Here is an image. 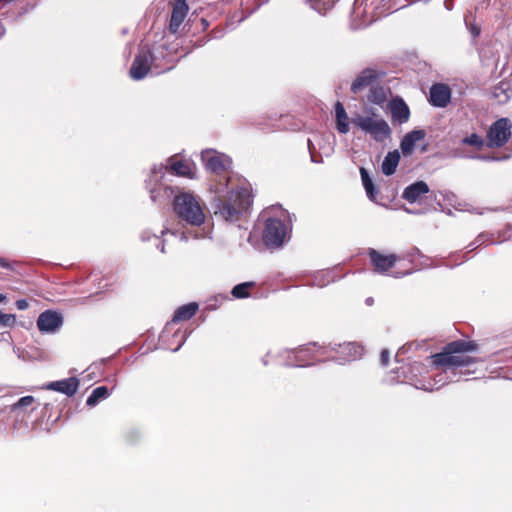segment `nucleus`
Here are the masks:
<instances>
[{
  "mask_svg": "<svg viewBox=\"0 0 512 512\" xmlns=\"http://www.w3.org/2000/svg\"><path fill=\"white\" fill-rule=\"evenodd\" d=\"M79 380L76 377H69L59 381H53L46 385V389L62 393L68 397L76 394L79 388Z\"/></svg>",
  "mask_w": 512,
  "mask_h": 512,
  "instance_id": "15",
  "label": "nucleus"
},
{
  "mask_svg": "<svg viewBox=\"0 0 512 512\" xmlns=\"http://www.w3.org/2000/svg\"><path fill=\"white\" fill-rule=\"evenodd\" d=\"M419 254L420 251L415 247L403 256L394 253L383 254L374 248H369L367 251L373 271L379 274L388 272L400 260L408 259L410 262H413L414 257Z\"/></svg>",
  "mask_w": 512,
  "mask_h": 512,
  "instance_id": "4",
  "label": "nucleus"
},
{
  "mask_svg": "<svg viewBox=\"0 0 512 512\" xmlns=\"http://www.w3.org/2000/svg\"><path fill=\"white\" fill-rule=\"evenodd\" d=\"M292 215L279 205H273L262 211L260 221L262 224H290Z\"/></svg>",
  "mask_w": 512,
  "mask_h": 512,
  "instance_id": "9",
  "label": "nucleus"
},
{
  "mask_svg": "<svg viewBox=\"0 0 512 512\" xmlns=\"http://www.w3.org/2000/svg\"><path fill=\"white\" fill-rule=\"evenodd\" d=\"M335 350L334 348L320 346L317 343H309L307 345H303L297 349L298 354L311 355L313 359H318L319 357L326 356L328 357L329 352Z\"/></svg>",
  "mask_w": 512,
  "mask_h": 512,
  "instance_id": "23",
  "label": "nucleus"
},
{
  "mask_svg": "<svg viewBox=\"0 0 512 512\" xmlns=\"http://www.w3.org/2000/svg\"><path fill=\"white\" fill-rule=\"evenodd\" d=\"M0 267L4 269H12L11 263L0 257Z\"/></svg>",
  "mask_w": 512,
  "mask_h": 512,
  "instance_id": "37",
  "label": "nucleus"
},
{
  "mask_svg": "<svg viewBox=\"0 0 512 512\" xmlns=\"http://www.w3.org/2000/svg\"><path fill=\"white\" fill-rule=\"evenodd\" d=\"M429 192V187L424 181H417L405 188L402 197L410 202L414 203L418 201L423 195Z\"/></svg>",
  "mask_w": 512,
  "mask_h": 512,
  "instance_id": "18",
  "label": "nucleus"
},
{
  "mask_svg": "<svg viewBox=\"0 0 512 512\" xmlns=\"http://www.w3.org/2000/svg\"><path fill=\"white\" fill-rule=\"evenodd\" d=\"M152 55L149 51H140L130 68V76L134 80H140L144 78L149 70H150V63H151Z\"/></svg>",
  "mask_w": 512,
  "mask_h": 512,
  "instance_id": "10",
  "label": "nucleus"
},
{
  "mask_svg": "<svg viewBox=\"0 0 512 512\" xmlns=\"http://www.w3.org/2000/svg\"><path fill=\"white\" fill-rule=\"evenodd\" d=\"M390 353L387 349H383L380 355V361L382 365L387 366L389 364Z\"/></svg>",
  "mask_w": 512,
  "mask_h": 512,
  "instance_id": "34",
  "label": "nucleus"
},
{
  "mask_svg": "<svg viewBox=\"0 0 512 512\" xmlns=\"http://www.w3.org/2000/svg\"><path fill=\"white\" fill-rule=\"evenodd\" d=\"M170 169L172 173H174L177 176L187 177V178H194L196 167L195 165L189 161V160H178L172 162Z\"/></svg>",
  "mask_w": 512,
  "mask_h": 512,
  "instance_id": "22",
  "label": "nucleus"
},
{
  "mask_svg": "<svg viewBox=\"0 0 512 512\" xmlns=\"http://www.w3.org/2000/svg\"><path fill=\"white\" fill-rule=\"evenodd\" d=\"M250 205V193L246 188L233 190L229 199L215 198L212 203L213 215L217 221L237 222Z\"/></svg>",
  "mask_w": 512,
  "mask_h": 512,
  "instance_id": "2",
  "label": "nucleus"
},
{
  "mask_svg": "<svg viewBox=\"0 0 512 512\" xmlns=\"http://www.w3.org/2000/svg\"><path fill=\"white\" fill-rule=\"evenodd\" d=\"M290 226H264L262 231L263 244L267 249H276L290 237Z\"/></svg>",
  "mask_w": 512,
  "mask_h": 512,
  "instance_id": "7",
  "label": "nucleus"
},
{
  "mask_svg": "<svg viewBox=\"0 0 512 512\" xmlns=\"http://www.w3.org/2000/svg\"><path fill=\"white\" fill-rule=\"evenodd\" d=\"M462 143L466 144V145L474 146L478 149H481L484 146L483 138L475 133L471 134L468 137H465L462 140Z\"/></svg>",
  "mask_w": 512,
  "mask_h": 512,
  "instance_id": "31",
  "label": "nucleus"
},
{
  "mask_svg": "<svg viewBox=\"0 0 512 512\" xmlns=\"http://www.w3.org/2000/svg\"><path fill=\"white\" fill-rule=\"evenodd\" d=\"M202 160L205 167L216 174L224 172L230 163L229 159L224 155L218 154L212 150L203 151Z\"/></svg>",
  "mask_w": 512,
  "mask_h": 512,
  "instance_id": "11",
  "label": "nucleus"
},
{
  "mask_svg": "<svg viewBox=\"0 0 512 512\" xmlns=\"http://www.w3.org/2000/svg\"><path fill=\"white\" fill-rule=\"evenodd\" d=\"M385 76L384 71L376 70L373 68H366L362 70L351 85V91L353 93H359L366 88H371L372 85L377 83L380 79Z\"/></svg>",
  "mask_w": 512,
  "mask_h": 512,
  "instance_id": "8",
  "label": "nucleus"
},
{
  "mask_svg": "<svg viewBox=\"0 0 512 512\" xmlns=\"http://www.w3.org/2000/svg\"><path fill=\"white\" fill-rule=\"evenodd\" d=\"M161 190H162L161 185H159L158 187L153 188V189L150 190V197H151L153 202H157L158 201L159 194H160Z\"/></svg>",
  "mask_w": 512,
  "mask_h": 512,
  "instance_id": "35",
  "label": "nucleus"
},
{
  "mask_svg": "<svg viewBox=\"0 0 512 512\" xmlns=\"http://www.w3.org/2000/svg\"><path fill=\"white\" fill-rule=\"evenodd\" d=\"M478 349V344L473 340L458 339L447 343L441 352L430 356L431 365L443 371L460 370L462 374L473 373L470 367L478 362V358L470 356L471 352Z\"/></svg>",
  "mask_w": 512,
  "mask_h": 512,
  "instance_id": "1",
  "label": "nucleus"
},
{
  "mask_svg": "<svg viewBox=\"0 0 512 512\" xmlns=\"http://www.w3.org/2000/svg\"><path fill=\"white\" fill-rule=\"evenodd\" d=\"M34 402L35 398L33 396H24L11 406L10 414L11 417L15 419V423L13 424L14 429L20 428L17 422H23L29 416V412L26 408L31 407Z\"/></svg>",
  "mask_w": 512,
  "mask_h": 512,
  "instance_id": "14",
  "label": "nucleus"
},
{
  "mask_svg": "<svg viewBox=\"0 0 512 512\" xmlns=\"http://www.w3.org/2000/svg\"><path fill=\"white\" fill-rule=\"evenodd\" d=\"M392 119L399 122L400 124L405 123L409 120L410 110L404 100L400 97L393 98L389 104Z\"/></svg>",
  "mask_w": 512,
  "mask_h": 512,
  "instance_id": "17",
  "label": "nucleus"
},
{
  "mask_svg": "<svg viewBox=\"0 0 512 512\" xmlns=\"http://www.w3.org/2000/svg\"><path fill=\"white\" fill-rule=\"evenodd\" d=\"M199 306L196 302H191L180 306L174 312L172 323H179L190 320L197 313Z\"/></svg>",
  "mask_w": 512,
  "mask_h": 512,
  "instance_id": "21",
  "label": "nucleus"
},
{
  "mask_svg": "<svg viewBox=\"0 0 512 512\" xmlns=\"http://www.w3.org/2000/svg\"><path fill=\"white\" fill-rule=\"evenodd\" d=\"M109 396V390L106 386L96 387L90 396L87 398L86 404L88 406H95L99 401Z\"/></svg>",
  "mask_w": 512,
  "mask_h": 512,
  "instance_id": "28",
  "label": "nucleus"
},
{
  "mask_svg": "<svg viewBox=\"0 0 512 512\" xmlns=\"http://www.w3.org/2000/svg\"><path fill=\"white\" fill-rule=\"evenodd\" d=\"M339 352L345 356V359L350 361L362 355L363 347L357 343H344L338 346Z\"/></svg>",
  "mask_w": 512,
  "mask_h": 512,
  "instance_id": "25",
  "label": "nucleus"
},
{
  "mask_svg": "<svg viewBox=\"0 0 512 512\" xmlns=\"http://www.w3.org/2000/svg\"><path fill=\"white\" fill-rule=\"evenodd\" d=\"M174 210L176 214L189 224H203L205 214L199 197L192 193L184 192L174 199Z\"/></svg>",
  "mask_w": 512,
  "mask_h": 512,
  "instance_id": "3",
  "label": "nucleus"
},
{
  "mask_svg": "<svg viewBox=\"0 0 512 512\" xmlns=\"http://www.w3.org/2000/svg\"><path fill=\"white\" fill-rule=\"evenodd\" d=\"M426 136L424 130H413L407 133L401 141L400 147L404 155H410L415 147V144L423 140Z\"/></svg>",
  "mask_w": 512,
  "mask_h": 512,
  "instance_id": "20",
  "label": "nucleus"
},
{
  "mask_svg": "<svg viewBox=\"0 0 512 512\" xmlns=\"http://www.w3.org/2000/svg\"><path fill=\"white\" fill-rule=\"evenodd\" d=\"M399 160L400 154L398 150L389 152L382 163V172L387 176L392 175L396 171Z\"/></svg>",
  "mask_w": 512,
  "mask_h": 512,
  "instance_id": "24",
  "label": "nucleus"
},
{
  "mask_svg": "<svg viewBox=\"0 0 512 512\" xmlns=\"http://www.w3.org/2000/svg\"><path fill=\"white\" fill-rule=\"evenodd\" d=\"M360 175H361L362 183H363V186L365 188V191H366L368 197L371 200H374L375 196H376V191H375L373 181L368 174V171L365 168L361 167Z\"/></svg>",
  "mask_w": 512,
  "mask_h": 512,
  "instance_id": "30",
  "label": "nucleus"
},
{
  "mask_svg": "<svg viewBox=\"0 0 512 512\" xmlns=\"http://www.w3.org/2000/svg\"><path fill=\"white\" fill-rule=\"evenodd\" d=\"M492 97L500 104L507 103L512 97V84L508 79L501 80L493 87Z\"/></svg>",
  "mask_w": 512,
  "mask_h": 512,
  "instance_id": "19",
  "label": "nucleus"
},
{
  "mask_svg": "<svg viewBox=\"0 0 512 512\" xmlns=\"http://www.w3.org/2000/svg\"><path fill=\"white\" fill-rule=\"evenodd\" d=\"M451 99V90L445 84H434L430 89V102L436 107H446Z\"/></svg>",
  "mask_w": 512,
  "mask_h": 512,
  "instance_id": "16",
  "label": "nucleus"
},
{
  "mask_svg": "<svg viewBox=\"0 0 512 512\" xmlns=\"http://www.w3.org/2000/svg\"><path fill=\"white\" fill-rule=\"evenodd\" d=\"M337 129L340 133L346 134L349 131L348 116L341 102L335 104Z\"/></svg>",
  "mask_w": 512,
  "mask_h": 512,
  "instance_id": "27",
  "label": "nucleus"
},
{
  "mask_svg": "<svg viewBox=\"0 0 512 512\" xmlns=\"http://www.w3.org/2000/svg\"><path fill=\"white\" fill-rule=\"evenodd\" d=\"M15 305H16L17 309H19V310H25V309H27V308H28V306H29V304H28L27 300H25V299H19V300H17V301H16V303H15Z\"/></svg>",
  "mask_w": 512,
  "mask_h": 512,
  "instance_id": "36",
  "label": "nucleus"
},
{
  "mask_svg": "<svg viewBox=\"0 0 512 512\" xmlns=\"http://www.w3.org/2000/svg\"><path fill=\"white\" fill-rule=\"evenodd\" d=\"M503 240H512V226H505V233H504V236H503ZM491 243H494V242H501V240H491L490 241Z\"/></svg>",
  "mask_w": 512,
  "mask_h": 512,
  "instance_id": "33",
  "label": "nucleus"
},
{
  "mask_svg": "<svg viewBox=\"0 0 512 512\" xmlns=\"http://www.w3.org/2000/svg\"><path fill=\"white\" fill-rule=\"evenodd\" d=\"M6 299V296L4 294H0V302H3Z\"/></svg>",
  "mask_w": 512,
  "mask_h": 512,
  "instance_id": "38",
  "label": "nucleus"
},
{
  "mask_svg": "<svg viewBox=\"0 0 512 512\" xmlns=\"http://www.w3.org/2000/svg\"><path fill=\"white\" fill-rule=\"evenodd\" d=\"M62 322L59 313L47 310L39 315L37 327L41 332H55L62 325Z\"/></svg>",
  "mask_w": 512,
  "mask_h": 512,
  "instance_id": "13",
  "label": "nucleus"
},
{
  "mask_svg": "<svg viewBox=\"0 0 512 512\" xmlns=\"http://www.w3.org/2000/svg\"><path fill=\"white\" fill-rule=\"evenodd\" d=\"M512 125L507 118L494 122L487 132V146L499 148L505 145L511 136Z\"/></svg>",
  "mask_w": 512,
  "mask_h": 512,
  "instance_id": "6",
  "label": "nucleus"
},
{
  "mask_svg": "<svg viewBox=\"0 0 512 512\" xmlns=\"http://www.w3.org/2000/svg\"><path fill=\"white\" fill-rule=\"evenodd\" d=\"M172 6L173 8L169 22V31L173 34H176L184 22L189 8L186 0H174Z\"/></svg>",
  "mask_w": 512,
  "mask_h": 512,
  "instance_id": "12",
  "label": "nucleus"
},
{
  "mask_svg": "<svg viewBox=\"0 0 512 512\" xmlns=\"http://www.w3.org/2000/svg\"><path fill=\"white\" fill-rule=\"evenodd\" d=\"M352 122L361 130L369 133L376 141H383L391 133L388 123L384 119L376 117L375 114L373 116L357 115L353 117Z\"/></svg>",
  "mask_w": 512,
  "mask_h": 512,
  "instance_id": "5",
  "label": "nucleus"
},
{
  "mask_svg": "<svg viewBox=\"0 0 512 512\" xmlns=\"http://www.w3.org/2000/svg\"><path fill=\"white\" fill-rule=\"evenodd\" d=\"M367 99L373 104L382 105L387 100V91L383 86L378 85L377 82L369 89Z\"/></svg>",
  "mask_w": 512,
  "mask_h": 512,
  "instance_id": "26",
  "label": "nucleus"
},
{
  "mask_svg": "<svg viewBox=\"0 0 512 512\" xmlns=\"http://www.w3.org/2000/svg\"><path fill=\"white\" fill-rule=\"evenodd\" d=\"M16 323L14 314H6L0 310V327H13Z\"/></svg>",
  "mask_w": 512,
  "mask_h": 512,
  "instance_id": "32",
  "label": "nucleus"
},
{
  "mask_svg": "<svg viewBox=\"0 0 512 512\" xmlns=\"http://www.w3.org/2000/svg\"><path fill=\"white\" fill-rule=\"evenodd\" d=\"M256 286L255 282H244L233 287L231 294L233 297L241 299L250 295V289Z\"/></svg>",
  "mask_w": 512,
  "mask_h": 512,
  "instance_id": "29",
  "label": "nucleus"
}]
</instances>
